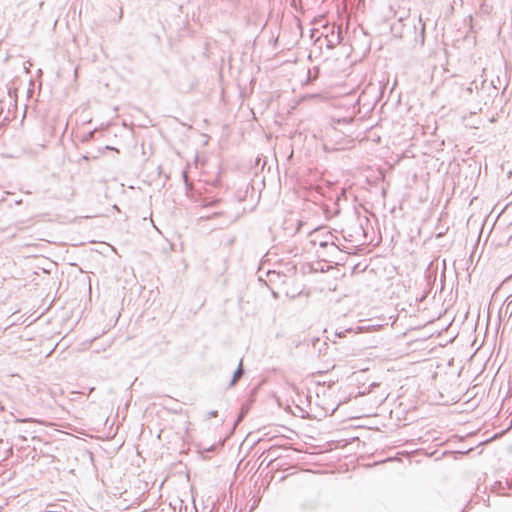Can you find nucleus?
I'll list each match as a JSON object with an SVG mask.
<instances>
[{
	"mask_svg": "<svg viewBox=\"0 0 512 512\" xmlns=\"http://www.w3.org/2000/svg\"><path fill=\"white\" fill-rule=\"evenodd\" d=\"M311 243L320 247L334 245L333 236L324 229H316L311 233Z\"/></svg>",
	"mask_w": 512,
	"mask_h": 512,
	"instance_id": "f257e3e1",
	"label": "nucleus"
},
{
	"mask_svg": "<svg viewBox=\"0 0 512 512\" xmlns=\"http://www.w3.org/2000/svg\"><path fill=\"white\" fill-rule=\"evenodd\" d=\"M243 373H244V371L242 368V361H241L238 369L235 371V373L233 375L230 385L231 386L235 385V383L242 377Z\"/></svg>",
	"mask_w": 512,
	"mask_h": 512,
	"instance_id": "f03ea898",
	"label": "nucleus"
},
{
	"mask_svg": "<svg viewBox=\"0 0 512 512\" xmlns=\"http://www.w3.org/2000/svg\"><path fill=\"white\" fill-rule=\"evenodd\" d=\"M323 147H324V149H325V150H327V151H330V150H339V149H341V147L336 146V145H330L328 142H325V143L323 144Z\"/></svg>",
	"mask_w": 512,
	"mask_h": 512,
	"instance_id": "7ed1b4c3",
	"label": "nucleus"
},
{
	"mask_svg": "<svg viewBox=\"0 0 512 512\" xmlns=\"http://www.w3.org/2000/svg\"><path fill=\"white\" fill-rule=\"evenodd\" d=\"M339 34L336 36V42H334L333 40H328V44H327V47L328 48H334L336 43L339 42Z\"/></svg>",
	"mask_w": 512,
	"mask_h": 512,
	"instance_id": "20e7f679",
	"label": "nucleus"
},
{
	"mask_svg": "<svg viewBox=\"0 0 512 512\" xmlns=\"http://www.w3.org/2000/svg\"><path fill=\"white\" fill-rule=\"evenodd\" d=\"M15 422L25 423V422H38V421L33 418H25V419L16 418Z\"/></svg>",
	"mask_w": 512,
	"mask_h": 512,
	"instance_id": "39448f33",
	"label": "nucleus"
},
{
	"mask_svg": "<svg viewBox=\"0 0 512 512\" xmlns=\"http://www.w3.org/2000/svg\"><path fill=\"white\" fill-rule=\"evenodd\" d=\"M419 24L421 25V35L423 36L424 35V31H425V24L422 22V19L419 18Z\"/></svg>",
	"mask_w": 512,
	"mask_h": 512,
	"instance_id": "423d86ee",
	"label": "nucleus"
},
{
	"mask_svg": "<svg viewBox=\"0 0 512 512\" xmlns=\"http://www.w3.org/2000/svg\"><path fill=\"white\" fill-rule=\"evenodd\" d=\"M336 133H337V131L334 128H331L326 132V136L329 137V136H331V134H336Z\"/></svg>",
	"mask_w": 512,
	"mask_h": 512,
	"instance_id": "0eeeda50",
	"label": "nucleus"
},
{
	"mask_svg": "<svg viewBox=\"0 0 512 512\" xmlns=\"http://www.w3.org/2000/svg\"><path fill=\"white\" fill-rule=\"evenodd\" d=\"M217 416V411H211L209 413V417H216Z\"/></svg>",
	"mask_w": 512,
	"mask_h": 512,
	"instance_id": "6e6552de",
	"label": "nucleus"
},
{
	"mask_svg": "<svg viewBox=\"0 0 512 512\" xmlns=\"http://www.w3.org/2000/svg\"><path fill=\"white\" fill-rule=\"evenodd\" d=\"M467 92L471 94L472 93V87H468L467 88Z\"/></svg>",
	"mask_w": 512,
	"mask_h": 512,
	"instance_id": "1a4fd4ad",
	"label": "nucleus"
}]
</instances>
